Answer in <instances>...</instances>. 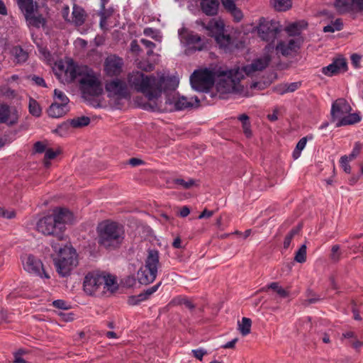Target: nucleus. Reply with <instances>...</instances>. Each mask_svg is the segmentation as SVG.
Here are the masks:
<instances>
[{"label": "nucleus", "mask_w": 363, "mask_h": 363, "mask_svg": "<svg viewBox=\"0 0 363 363\" xmlns=\"http://www.w3.org/2000/svg\"><path fill=\"white\" fill-rule=\"evenodd\" d=\"M279 23L276 21H269L264 18L259 19L257 32L259 37L264 41L273 42L281 32Z\"/></svg>", "instance_id": "obj_9"}, {"label": "nucleus", "mask_w": 363, "mask_h": 363, "mask_svg": "<svg viewBox=\"0 0 363 363\" xmlns=\"http://www.w3.org/2000/svg\"><path fill=\"white\" fill-rule=\"evenodd\" d=\"M123 60L115 55L106 57L104 62V71L108 76L117 77L122 72Z\"/></svg>", "instance_id": "obj_16"}, {"label": "nucleus", "mask_w": 363, "mask_h": 363, "mask_svg": "<svg viewBox=\"0 0 363 363\" xmlns=\"http://www.w3.org/2000/svg\"><path fill=\"white\" fill-rule=\"evenodd\" d=\"M302 228V224H298L296 227L292 228L286 235L284 241V248L287 249L291 244L293 238L297 235Z\"/></svg>", "instance_id": "obj_34"}, {"label": "nucleus", "mask_w": 363, "mask_h": 363, "mask_svg": "<svg viewBox=\"0 0 363 363\" xmlns=\"http://www.w3.org/2000/svg\"><path fill=\"white\" fill-rule=\"evenodd\" d=\"M351 11L362 12L363 11V0H352Z\"/></svg>", "instance_id": "obj_46"}, {"label": "nucleus", "mask_w": 363, "mask_h": 363, "mask_svg": "<svg viewBox=\"0 0 363 363\" xmlns=\"http://www.w3.org/2000/svg\"><path fill=\"white\" fill-rule=\"evenodd\" d=\"M52 215L57 224L60 225V231L64 233L65 224L72 223L74 220L73 213L67 208L58 207L53 210Z\"/></svg>", "instance_id": "obj_19"}, {"label": "nucleus", "mask_w": 363, "mask_h": 363, "mask_svg": "<svg viewBox=\"0 0 363 363\" xmlns=\"http://www.w3.org/2000/svg\"><path fill=\"white\" fill-rule=\"evenodd\" d=\"M59 154V152L54 151L52 149H48L45 151L44 160H53Z\"/></svg>", "instance_id": "obj_54"}, {"label": "nucleus", "mask_w": 363, "mask_h": 363, "mask_svg": "<svg viewBox=\"0 0 363 363\" xmlns=\"http://www.w3.org/2000/svg\"><path fill=\"white\" fill-rule=\"evenodd\" d=\"M105 88L110 94L118 98L125 99L129 96L127 84L121 79H116L107 82Z\"/></svg>", "instance_id": "obj_15"}, {"label": "nucleus", "mask_w": 363, "mask_h": 363, "mask_svg": "<svg viewBox=\"0 0 363 363\" xmlns=\"http://www.w3.org/2000/svg\"><path fill=\"white\" fill-rule=\"evenodd\" d=\"M252 320L248 318H242V322L238 323V330L242 335L245 336L250 333Z\"/></svg>", "instance_id": "obj_33"}, {"label": "nucleus", "mask_w": 363, "mask_h": 363, "mask_svg": "<svg viewBox=\"0 0 363 363\" xmlns=\"http://www.w3.org/2000/svg\"><path fill=\"white\" fill-rule=\"evenodd\" d=\"M104 273L99 272H89L84 278L83 287L84 291L92 295L102 286Z\"/></svg>", "instance_id": "obj_13"}, {"label": "nucleus", "mask_w": 363, "mask_h": 363, "mask_svg": "<svg viewBox=\"0 0 363 363\" xmlns=\"http://www.w3.org/2000/svg\"><path fill=\"white\" fill-rule=\"evenodd\" d=\"M128 164L133 167H137L141 164H144L145 162L141 159L132 157L128 161Z\"/></svg>", "instance_id": "obj_58"}, {"label": "nucleus", "mask_w": 363, "mask_h": 363, "mask_svg": "<svg viewBox=\"0 0 363 363\" xmlns=\"http://www.w3.org/2000/svg\"><path fill=\"white\" fill-rule=\"evenodd\" d=\"M101 9L100 11V16H101L100 24L102 26L103 24L106 23V19L110 16V14L108 13L105 9V4L108 2V0H101Z\"/></svg>", "instance_id": "obj_44"}, {"label": "nucleus", "mask_w": 363, "mask_h": 363, "mask_svg": "<svg viewBox=\"0 0 363 363\" xmlns=\"http://www.w3.org/2000/svg\"><path fill=\"white\" fill-rule=\"evenodd\" d=\"M187 298L182 296L174 298L169 303V306H180L184 305Z\"/></svg>", "instance_id": "obj_49"}, {"label": "nucleus", "mask_w": 363, "mask_h": 363, "mask_svg": "<svg viewBox=\"0 0 363 363\" xmlns=\"http://www.w3.org/2000/svg\"><path fill=\"white\" fill-rule=\"evenodd\" d=\"M85 11L84 10L77 6V5H74L73 6V11H72V21L77 26H82L84 21H85Z\"/></svg>", "instance_id": "obj_28"}, {"label": "nucleus", "mask_w": 363, "mask_h": 363, "mask_svg": "<svg viewBox=\"0 0 363 363\" xmlns=\"http://www.w3.org/2000/svg\"><path fill=\"white\" fill-rule=\"evenodd\" d=\"M18 4L25 17L34 13L35 9L37 8V4L34 3L33 0H18Z\"/></svg>", "instance_id": "obj_25"}, {"label": "nucleus", "mask_w": 363, "mask_h": 363, "mask_svg": "<svg viewBox=\"0 0 363 363\" xmlns=\"http://www.w3.org/2000/svg\"><path fill=\"white\" fill-rule=\"evenodd\" d=\"M340 249V247L338 245H334L332 246L330 259L333 262L336 263L340 259L342 253Z\"/></svg>", "instance_id": "obj_40"}, {"label": "nucleus", "mask_w": 363, "mask_h": 363, "mask_svg": "<svg viewBox=\"0 0 363 363\" xmlns=\"http://www.w3.org/2000/svg\"><path fill=\"white\" fill-rule=\"evenodd\" d=\"M285 84L286 86V90H287V92H294L300 87L301 82H292Z\"/></svg>", "instance_id": "obj_57"}, {"label": "nucleus", "mask_w": 363, "mask_h": 363, "mask_svg": "<svg viewBox=\"0 0 363 363\" xmlns=\"http://www.w3.org/2000/svg\"><path fill=\"white\" fill-rule=\"evenodd\" d=\"M191 352L193 353L194 357L199 360H202L203 357L207 354L206 350L201 348L193 350Z\"/></svg>", "instance_id": "obj_51"}, {"label": "nucleus", "mask_w": 363, "mask_h": 363, "mask_svg": "<svg viewBox=\"0 0 363 363\" xmlns=\"http://www.w3.org/2000/svg\"><path fill=\"white\" fill-rule=\"evenodd\" d=\"M79 89L85 99L90 96H98L103 91L102 85L99 79L87 72L79 79Z\"/></svg>", "instance_id": "obj_7"}, {"label": "nucleus", "mask_w": 363, "mask_h": 363, "mask_svg": "<svg viewBox=\"0 0 363 363\" xmlns=\"http://www.w3.org/2000/svg\"><path fill=\"white\" fill-rule=\"evenodd\" d=\"M286 86L285 84H279L274 87V90L277 94L282 95L286 93H288L287 90H286Z\"/></svg>", "instance_id": "obj_62"}, {"label": "nucleus", "mask_w": 363, "mask_h": 363, "mask_svg": "<svg viewBox=\"0 0 363 363\" xmlns=\"http://www.w3.org/2000/svg\"><path fill=\"white\" fill-rule=\"evenodd\" d=\"M60 225L57 224L52 214L48 215L38 220L36 223V230L45 235H52L57 240H63L65 234L60 231Z\"/></svg>", "instance_id": "obj_8"}, {"label": "nucleus", "mask_w": 363, "mask_h": 363, "mask_svg": "<svg viewBox=\"0 0 363 363\" xmlns=\"http://www.w3.org/2000/svg\"><path fill=\"white\" fill-rule=\"evenodd\" d=\"M190 82L194 89L207 92L214 84L215 74L208 69L196 70L190 77Z\"/></svg>", "instance_id": "obj_6"}, {"label": "nucleus", "mask_w": 363, "mask_h": 363, "mask_svg": "<svg viewBox=\"0 0 363 363\" xmlns=\"http://www.w3.org/2000/svg\"><path fill=\"white\" fill-rule=\"evenodd\" d=\"M307 143V137L302 138L297 143L296 148L293 152V157L294 159H297L301 155V152L304 149Z\"/></svg>", "instance_id": "obj_39"}, {"label": "nucleus", "mask_w": 363, "mask_h": 363, "mask_svg": "<svg viewBox=\"0 0 363 363\" xmlns=\"http://www.w3.org/2000/svg\"><path fill=\"white\" fill-rule=\"evenodd\" d=\"M68 111L67 104L55 101L49 107L48 113L52 118H60L65 115Z\"/></svg>", "instance_id": "obj_24"}, {"label": "nucleus", "mask_w": 363, "mask_h": 363, "mask_svg": "<svg viewBox=\"0 0 363 363\" xmlns=\"http://www.w3.org/2000/svg\"><path fill=\"white\" fill-rule=\"evenodd\" d=\"M180 35L182 39L189 45H195L201 40V37L194 32L184 30L183 33H180Z\"/></svg>", "instance_id": "obj_30"}, {"label": "nucleus", "mask_w": 363, "mask_h": 363, "mask_svg": "<svg viewBox=\"0 0 363 363\" xmlns=\"http://www.w3.org/2000/svg\"><path fill=\"white\" fill-rule=\"evenodd\" d=\"M200 6L202 12L208 16H216L220 6L219 0H201Z\"/></svg>", "instance_id": "obj_22"}, {"label": "nucleus", "mask_w": 363, "mask_h": 363, "mask_svg": "<svg viewBox=\"0 0 363 363\" xmlns=\"http://www.w3.org/2000/svg\"><path fill=\"white\" fill-rule=\"evenodd\" d=\"M23 352L19 350L14 355V363H26V360L21 357Z\"/></svg>", "instance_id": "obj_64"}, {"label": "nucleus", "mask_w": 363, "mask_h": 363, "mask_svg": "<svg viewBox=\"0 0 363 363\" xmlns=\"http://www.w3.org/2000/svg\"><path fill=\"white\" fill-rule=\"evenodd\" d=\"M286 30L289 33L290 35H296L299 32L297 23H292L289 25V26H287Z\"/></svg>", "instance_id": "obj_53"}, {"label": "nucleus", "mask_w": 363, "mask_h": 363, "mask_svg": "<svg viewBox=\"0 0 363 363\" xmlns=\"http://www.w3.org/2000/svg\"><path fill=\"white\" fill-rule=\"evenodd\" d=\"M196 23L206 29L209 32L208 34L215 38L217 44L225 52H232L238 48L237 45L235 44V40L230 35L223 33L224 25L222 21L212 19L207 25L202 21H196Z\"/></svg>", "instance_id": "obj_4"}, {"label": "nucleus", "mask_w": 363, "mask_h": 363, "mask_svg": "<svg viewBox=\"0 0 363 363\" xmlns=\"http://www.w3.org/2000/svg\"><path fill=\"white\" fill-rule=\"evenodd\" d=\"M162 284V282L160 281L159 283H157L156 285L155 286H152L148 289H147L146 290L144 291L145 292V294L147 296V297L149 298V297L153 294L155 292H156L159 287L161 286Z\"/></svg>", "instance_id": "obj_52"}, {"label": "nucleus", "mask_w": 363, "mask_h": 363, "mask_svg": "<svg viewBox=\"0 0 363 363\" xmlns=\"http://www.w3.org/2000/svg\"><path fill=\"white\" fill-rule=\"evenodd\" d=\"M361 57L357 54H353L351 56L352 64L355 68H358L359 67Z\"/></svg>", "instance_id": "obj_61"}, {"label": "nucleus", "mask_w": 363, "mask_h": 363, "mask_svg": "<svg viewBox=\"0 0 363 363\" xmlns=\"http://www.w3.org/2000/svg\"><path fill=\"white\" fill-rule=\"evenodd\" d=\"M352 0H335V7L337 11L340 13H345L351 11Z\"/></svg>", "instance_id": "obj_31"}, {"label": "nucleus", "mask_w": 363, "mask_h": 363, "mask_svg": "<svg viewBox=\"0 0 363 363\" xmlns=\"http://www.w3.org/2000/svg\"><path fill=\"white\" fill-rule=\"evenodd\" d=\"M29 112L34 116H40L41 114V108L38 103L33 99L29 100Z\"/></svg>", "instance_id": "obj_37"}, {"label": "nucleus", "mask_w": 363, "mask_h": 363, "mask_svg": "<svg viewBox=\"0 0 363 363\" xmlns=\"http://www.w3.org/2000/svg\"><path fill=\"white\" fill-rule=\"evenodd\" d=\"M272 58L269 55H264L263 57L254 60L251 64L242 67V71L247 76H252L255 72L262 71L269 64Z\"/></svg>", "instance_id": "obj_20"}, {"label": "nucleus", "mask_w": 363, "mask_h": 363, "mask_svg": "<svg viewBox=\"0 0 363 363\" xmlns=\"http://www.w3.org/2000/svg\"><path fill=\"white\" fill-rule=\"evenodd\" d=\"M96 232L99 245L106 250H117L123 243L124 227L116 222L104 221L98 225Z\"/></svg>", "instance_id": "obj_2"}, {"label": "nucleus", "mask_w": 363, "mask_h": 363, "mask_svg": "<svg viewBox=\"0 0 363 363\" xmlns=\"http://www.w3.org/2000/svg\"><path fill=\"white\" fill-rule=\"evenodd\" d=\"M25 18L30 26L35 28H40L45 24V20L41 15L35 16L34 13H33L29 16H27Z\"/></svg>", "instance_id": "obj_32"}, {"label": "nucleus", "mask_w": 363, "mask_h": 363, "mask_svg": "<svg viewBox=\"0 0 363 363\" xmlns=\"http://www.w3.org/2000/svg\"><path fill=\"white\" fill-rule=\"evenodd\" d=\"M177 87L173 90H168L167 91H164L166 94V104L172 105L174 104V108L175 110H184L186 108H191L194 106V102L198 106L199 104V100L197 96L192 97L190 99H188L184 96H179L178 94L175 92Z\"/></svg>", "instance_id": "obj_11"}, {"label": "nucleus", "mask_w": 363, "mask_h": 363, "mask_svg": "<svg viewBox=\"0 0 363 363\" xmlns=\"http://www.w3.org/2000/svg\"><path fill=\"white\" fill-rule=\"evenodd\" d=\"M32 80L38 85V86H43V87H46V83L44 80L43 78L40 77H38V76H33L32 77Z\"/></svg>", "instance_id": "obj_60"}, {"label": "nucleus", "mask_w": 363, "mask_h": 363, "mask_svg": "<svg viewBox=\"0 0 363 363\" xmlns=\"http://www.w3.org/2000/svg\"><path fill=\"white\" fill-rule=\"evenodd\" d=\"M273 5L277 11H286L291 7V0H273Z\"/></svg>", "instance_id": "obj_35"}, {"label": "nucleus", "mask_w": 363, "mask_h": 363, "mask_svg": "<svg viewBox=\"0 0 363 363\" xmlns=\"http://www.w3.org/2000/svg\"><path fill=\"white\" fill-rule=\"evenodd\" d=\"M341 167H342L343 170L347 173L350 174L351 172V167L349 164L348 157L347 155H344L341 157L340 160Z\"/></svg>", "instance_id": "obj_47"}, {"label": "nucleus", "mask_w": 363, "mask_h": 363, "mask_svg": "<svg viewBox=\"0 0 363 363\" xmlns=\"http://www.w3.org/2000/svg\"><path fill=\"white\" fill-rule=\"evenodd\" d=\"M174 184H179L183 186L185 189H189L193 186L196 185V181L193 179H189L187 182L182 179H176L174 181Z\"/></svg>", "instance_id": "obj_43"}, {"label": "nucleus", "mask_w": 363, "mask_h": 363, "mask_svg": "<svg viewBox=\"0 0 363 363\" xmlns=\"http://www.w3.org/2000/svg\"><path fill=\"white\" fill-rule=\"evenodd\" d=\"M277 52H280L284 56H288L291 54V49L287 47L286 42L279 41L276 46Z\"/></svg>", "instance_id": "obj_41"}, {"label": "nucleus", "mask_w": 363, "mask_h": 363, "mask_svg": "<svg viewBox=\"0 0 363 363\" xmlns=\"http://www.w3.org/2000/svg\"><path fill=\"white\" fill-rule=\"evenodd\" d=\"M33 148H34L35 152H36V153H43L45 151H46V145L40 141L36 142L34 144Z\"/></svg>", "instance_id": "obj_50"}, {"label": "nucleus", "mask_w": 363, "mask_h": 363, "mask_svg": "<svg viewBox=\"0 0 363 363\" xmlns=\"http://www.w3.org/2000/svg\"><path fill=\"white\" fill-rule=\"evenodd\" d=\"M361 117L357 113H350L345 115L336 124V127H340L347 125H352L359 122Z\"/></svg>", "instance_id": "obj_27"}, {"label": "nucleus", "mask_w": 363, "mask_h": 363, "mask_svg": "<svg viewBox=\"0 0 363 363\" xmlns=\"http://www.w3.org/2000/svg\"><path fill=\"white\" fill-rule=\"evenodd\" d=\"M347 69V62L345 58H337L329 65L322 68V72L327 76H333Z\"/></svg>", "instance_id": "obj_21"}, {"label": "nucleus", "mask_w": 363, "mask_h": 363, "mask_svg": "<svg viewBox=\"0 0 363 363\" xmlns=\"http://www.w3.org/2000/svg\"><path fill=\"white\" fill-rule=\"evenodd\" d=\"M54 96L56 100L55 101L65 104H67L69 103V99L67 96L64 94L63 91L59 89H55Z\"/></svg>", "instance_id": "obj_42"}, {"label": "nucleus", "mask_w": 363, "mask_h": 363, "mask_svg": "<svg viewBox=\"0 0 363 363\" xmlns=\"http://www.w3.org/2000/svg\"><path fill=\"white\" fill-rule=\"evenodd\" d=\"M140 42H141V43H142L143 45H144L146 48H150V50L147 52V54H149V55H150V53H152V48H154L155 47V44L153 42H152V41H150V40H147V39H141Z\"/></svg>", "instance_id": "obj_59"}, {"label": "nucleus", "mask_w": 363, "mask_h": 363, "mask_svg": "<svg viewBox=\"0 0 363 363\" xmlns=\"http://www.w3.org/2000/svg\"><path fill=\"white\" fill-rule=\"evenodd\" d=\"M11 54L13 57V60L17 64L25 62L28 57V54L21 46H15L11 50Z\"/></svg>", "instance_id": "obj_26"}, {"label": "nucleus", "mask_w": 363, "mask_h": 363, "mask_svg": "<svg viewBox=\"0 0 363 363\" xmlns=\"http://www.w3.org/2000/svg\"><path fill=\"white\" fill-rule=\"evenodd\" d=\"M18 118L19 115L16 107L0 102V123L12 126L18 123Z\"/></svg>", "instance_id": "obj_14"}, {"label": "nucleus", "mask_w": 363, "mask_h": 363, "mask_svg": "<svg viewBox=\"0 0 363 363\" xmlns=\"http://www.w3.org/2000/svg\"><path fill=\"white\" fill-rule=\"evenodd\" d=\"M294 260L298 263H303L306 260V245H302L296 252Z\"/></svg>", "instance_id": "obj_38"}, {"label": "nucleus", "mask_w": 363, "mask_h": 363, "mask_svg": "<svg viewBox=\"0 0 363 363\" xmlns=\"http://www.w3.org/2000/svg\"><path fill=\"white\" fill-rule=\"evenodd\" d=\"M128 83L130 88L141 92L148 99L143 108L152 111H172L173 108H162L157 101L162 91L173 90L178 86L179 81L174 77L164 74L145 75L141 72H133L128 75Z\"/></svg>", "instance_id": "obj_1"}, {"label": "nucleus", "mask_w": 363, "mask_h": 363, "mask_svg": "<svg viewBox=\"0 0 363 363\" xmlns=\"http://www.w3.org/2000/svg\"><path fill=\"white\" fill-rule=\"evenodd\" d=\"M128 303L130 305V306H136V305H138L140 303V301L138 297V296H131L130 297H128Z\"/></svg>", "instance_id": "obj_63"}, {"label": "nucleus", "mask_w": 363, "mask_h": 363, "mask_svg": "<svg viewBox=\"0 0 363 363\" xmlns=\"http://www.w3.org/2000/svg\"><path fill=\"white\" fill-rule=\"evenodd\" d=\"M352 110L350 105L343 98L337 99L332 104L331 118L335 121L337 119L340 121L345 115L348 114Z\"/></svg>", "instance_id": "obj_18"}, {"label": "nucleus", "mask_w": 363, "mask_h": 363, "mask_svg": "<svg viewBox=\"0 0 363 363\" xmlns=\"http://www.w3.org/2000/svg\"><path fill=\"white\" fill-rule=\"evenodd\" d=\"M228 12L232 15L236 22H240L243 17L242 12L237 6L230 10Z\"/></svg>", "instance_id": "obj_45"}, {"label": "nucleus", "mask_w": 363, "mask_h": 363, "mask_svg": "<svg viewBox=\"0 0 363 363\" xmlns=\"http://www.w3.org/2000/svg\"><path fill=\"white\" fill-rule=\"evenodd\" d=\"M90 123V118L87 116H80L68 120L58 126V129H67L69 125L74 128L87 126Z\"/></svg>", "instance_id": "obj_23"}, {"label": "nucleus", "mask_w": 363, "mask_h": 363, "mask_svg": "<svg viewBox=\"0 0 363 363\" xmlns=\"http://www.w3.org/2000/svg\"><path fill=\"white\" fill-rule=\"evenodd\" d=\"M55 251H59L57 257L54 259V264L57 273L61 277H67L71 271L78 264L77 254L72 247H61L58 244L52 242Z\"/></svg>", "instance_id": "obj_3"}, {"label": "nucleus", "mask_w": 363, "mask_h": 363, "mask_svg": "<svg viewBox=\"0 0 363 363\" xmlns=\"http://www.w3.org/2000/svg\"><path fill=\"white\" fill-rule=\"evenodd\" d=\"M160 266V254L157 250H148L145 264L138 272V279L141 284L152 283L157 276Z\"/></svg>", "instance_id": "obj_5"}, {"label": "nucleus", "mask_w": 363, "mask_h": 363, "mask_svg": "<svg viewBox=\"0 0 363 363\" xmlns=\"http://www.w3.org/2000/svg\"><path fill=\"white\" fill-rule=\"evenodd\" d=\"M57 67L61 73H65V80L68 83L74 82L78 77H82L88 69L87 67L77 65L72 60L67 61L65 65L60 62Z\"/></svg>", "instance_id": "obj_12"}, {"label": "nucleus", "mask_w": 363, "mask_h": 363, "mask_svg": "<svg viewBox=\"0 0 363 363\" xmlns=\"http://www.w3.org/2000/svg\"><path fill=\"white\" fill-rule=\"evenodd\" d=\"M52 305L54 307L60 309H68L67 303L63 300H56L52 302Z\"/></svg>", "instance_id": "obj_56"}, {"label": "nucleus", "mask_w": 363, "mask_h": 363, "mask_svg": "<svg viewBox=\"0 0 363 363\" xmlns=\"http://www.w3.org/2000/svg\"><path fill=\"white\" fill-rule=\"evenodd\" d=\"M242 77L243 75L239 69L230 70L227 78L219 82V86L223 88L226 92H234L236 91V86Z\"/></svg>", "instance_id": "obj_17"}, {"label": "nucleus", "mask_w": 363, "mask_h": 363, "mask_svg": "<svg viewBox=\"0 0 363 363\" xmlns=\"http://www.w3.org/2000/svg\"><path fill=\"white\" fill-rule=\"evenodd\" d=\"M104 289L114 292L118 289V284L115 277L104 273V281H102Z\"/></svg>", "instance_id": "obj_29"}, {"label": "nucleus", "mask_w": 363, "mask_h": 363, "mask_svg": "<svg viewBox=\"0 0 363 363\" xmlns=\"http://www.w3.org/2000/svg\"><path fill=\"white\" fill-rule=\"evenodd\" d=\"M124 286L130 288L136 284V279L134 276H128L122 281Z\"/></svg>", "instance_id": "obj_48"}, {"label": "nucleus", "mask_w": 363, "mask_h": 363, "mask_svg": "<svg viewBox=\"0 0 363 363\" xmlns=\"http://www.w3.org/2000/svg\"><path fill=\"white\" fill-rule=\"evenodd\" d=\"M225 9L228 12L236 6L233 0H220Z\"/></svg>", "instance_id": "obj_55"}, {"label": "nucleus", "mask_w": 363, "mask_h": 363, "mask_svg": "<svg viewBox=\"0 0 363 363\" xmlns=\"http://www.w3.org/2000/svg\"><path fill=\"white\" fill-rule=\"evenodd\" d=\"M343 28V23L340 18L336 19L334 22H332L331 24L328 25L323 28V32L328 33H333L335 30H341Z\"/></svg>", "instance_id": "obj_36"}, {"label": "nucleus", "mask_w": 363, "mask_h": 363, "mask_svg": "<svg viewBox=\"0 0 363 363\" xmlns=\"http://www.w3.org/2000/svg\"><path fill=\"white\" fill-rule=\"evenodd\" d=\"M21 262L23 269L30 274H33L40 278L49 279L50 276L45 272L41 260L31 254H26L21 256Z\"/></svg>", "instance_id": "obj_10"}]
</instances>
